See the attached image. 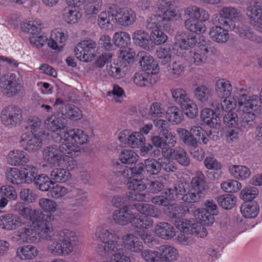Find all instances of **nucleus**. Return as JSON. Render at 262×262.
<instances>
[{
	"label": "nucleus",
	"instance_id": "1a4fd4ad",
	"mask_svg": "<svg viewBox=\"0 0 262 262\" xmlns=\"http://www.w3.org/2000/svg\"><path fill=\"white\" fill-rule=\"evenodd\" d=\"M65 119L57 117L55 115L48 117L46 121L45 124L48 129L51 132V137L56 142H61L65 127Z\"/></svg>",
	"mask_w": 262,
	"mask_h": 262
},
{
	"label": "nucleus",
	"instance_id": "3c124183",
	"mask_svg": "<svg viewBox=\"0 0 262 262\" xmlns=\"http://www.w3.org/2000/svg\"><path fill=\"white\" fill-rule=\"evenodd\" d=\"M194 215L201 224L211 225L214 222V215L208 212L205 209H198L194 212Z\"/></svg>",
	"mask_w": 262,
	"mask_h": 262
},
{
	"label": "nucleus",
	"instance_id": "bb28decb",
	"mask_svg": "<svg viewBox=\"0 0 262 262\" xmlns=\"http://www.w3.org/2000/svg\"><path fill=\"white\" fill-rule=\"evenodd\" d=\"M38 254L37 248L32 245H26L17 248L16 256L22 260H32Z\"/></svg>",
	"mask_w": 262,
	"mask_h": 262
},
{
	"label": "nucleus",
	"instance_id": "7ed1b4c3",
	"mask_svg": "<svg viewBox=\"0 0 262 262\" xmlns=\"http://www.w3.org/2000/svg\"><path fill=\"white\" fill-rule=\"evenodd\" d=\"M144 164L139 163L134 167L124 169L122 176L128 189L137 191L144 190L146 185L142 180L143 177Z\"/></svg>",
	"mask_w": 262,
	"mask_h": 262
},
{
	"label": "nucleus",
	"instance_id": "c03bdc74",
	"mask_svg": "<svg viewBox=\"0 0 262 262\" xmlns=\"http://www.w3.org/2000/svg\"><path fill=\"white\" fill-rule=\"evenodd\" d=\"M184 25L187 30L196 34L203 33L206 29L202 20H199V19H186Z\"/></svg>",
	"mask_w": 262,
	"mask_h": 262
},
{
	"label": "nucleus",
	"instance_id": "20e7f679",
	"mask_svg": "<svg viewBox=\"0 0 262 262\" xmlns=\"http://www.w3.org/2000/svg\"><path fill=\"white\" fill-rule=\"evenodd\" d=\"M67 146L62 142L59 145H51L46 147L42 151L43 160L50 165L60 166L64 154H71L72 150L76 149L74 146Z\"/></svg>",
	"mask_w": 262,
	"mask_h": 262
},
{
	"label": "nucleus",
	"instance_id": "ddd939ff",
	"mask_svg": "<svg viewBox=\"0 0 262 262\" xmlns=\"http://www.w3.org/2000/svg\"><path fill=\"white\" fill-rule=\"evenodd\" d=\"M96 43L91 39L81 41L75 49V55L80 61L89 62L94 57L93 51L96 47Z\"/></svg>",
	"mask_w": 262,
	"mask_h": 262
},
{
	"label": "nucleus",
	"instance_id": "69168bd1",
	"mask_svg": "<svg viewBox=\"0 0 262 262\" xmlns=\"http://www.w3.org/2000/svg\"><path fill=\"white\" fill-rule=\"evenodd\" d=\"M161 29L152 30L150 34V39L156 45L163 44L167 39V35Z\"/></svg>",
	"mask_w": 262,
	"mask_h": 262
},
{
	"label": "nucleus",
	"instance_id": "473e14b6",
	"mask_svg": "<svg viewBox=\"0 0 262 262\" xmlns=\"http://www.w3.org/2000/svg\"><path fill=\"white\" fill-rule=\"evenodd\" d=\"M228 29L214 26L210 29L209 35L213 41L218 43H225L229 38Z\"/></svg>",
	"mask_w": 262,
	"mask_h": 262
},
{
	"label": "nucleus",
	"instance_id": "37998d69",
	"mask_svg": "<svg viewBox=\"0 0 262 262\" xmlns=\"http://www.w3.org/2000/svg\"><path fill=\"white\" fill-rule=\"evenodd\" d=\"M113 41L117 47L125 48L130 44V36L126 32H117L113 35Z\"/></svg>",
	"mask_w": 262,
	"mask_h": 262
},
{
	"label": "nucleus",
	"instance_id": "bf43d9fd",
	"mask_svg": "<svg viewBox=\"0 0 262 262\" xmlns=\"http://www.w3.org/2000/svg\"><path fill=\"white\" fill-rule=\"evenodd\" d=\"M64 20L69 24H75L81 18V14L77 10L67 7L63 13Z\"/></svg>",
	"mask_w": 262,
	"mask_h": 262
},
{
	"label": "nucleus",
	"instance_id": "a18cd8bd",
	"mask_svg": "<svg viewBox=\"0 0 262 262\" xmlns=\"http://www.w3.org/2000/svg\"><path fill=\"white\" fill-rule=\"evenodd\" d=\"M21 27L23 31L30 33L31 35L39 34L42 28V24L40 20L36 19L24 23Z\"/></svg>",
	"mask_w": 262,
	"mask_h": 262
},
{
	"label": "nucleus",
	"instance_id": "9d476101",
	"mask_svg": "<svg viewBox=\"0 0 262 262\" xmlns=\"http://www.w3.org/2000/svg\"><path fill=\"white\" fill-rule=\"evenodd\" d=\"M141 221H136L133 224V228L135 232L141 237L145 244H153L155 242L154 236L148 232L154 224L153 220L146 216H143Z\"/></svg>",
	"mask_w": 262,
	"mask_h": 262
},
{
	"label": "nucleus",
	"instance_id": "dca6fc26",
	"mask_svg": "<svg viewBox=\"0 0 262 262\" xmlns=\"http://www.w3.org/2000/svg\"><path fill=\"white\" fill-rule=\"evenodd\" d=\"M165 15L162 13L152 14L149 16L145 23V26L148 30H154L155 29H162L165 30L169 29L170 27L169 21H172Z\"/></svg>",
	"mask_w": 262,
	"mask_h": 262
},
{
	"label": "nucleus",
	"instance_id": "412c9836",
	"mask_svg": "<svg viewBox=\"0 0 262 262\" xmlns=\"http://www.w3.org/2000/svg\"><path fill=\"white\" fill-rule=\"evenodd\" d=\"M176 0H158L156 5L158 10L172 20L179 17V10L174 6Z\"/></svg>",
	"mask_w": 262,
	"mask_h": 262
},
{
	"label": "nucleus",
	"instance_id": "603ef678",
	"mask_svg": "<svg viewBox=\"0 0 262 262\" xmlns=\"http://www.w3.org/2000/svg\"><path fill=\"white\" fill-rule=\"evenodd\" d=\"M177 132L180 138L185 144L193 147L197 146V139L193 136L190 131L184 128H178Z\"/></svg>",
	"mask_w": 262,
	"mask_h": 262
},
{
	"label": "nucleus",
	"instance_id": "a211bd4d",
	"mask_svg": "<svg viewBox=\"0 0 262 262\" xmlns=\"http://www.w3.org/2000/svg\"><path fill=\"white\" fill-rule=\"evenodd\" d=\"M24 225L21 217L15 214L7 213L0 216V228L7 230H14Z\"/></svg>",
	"mask_w": 262,
	"mask_h": 262
},
{
	"label": "nucleus",
	"instance_id": "052dcab7",
	"mask_svg": "<svg viewBox=\"0 0 262 262\" xmlns=\"http://www.w3.org/2000/svg\"><path fill=\"white\" fill-rule=\"evenodd\" d=\"M174 157L180 164L183 166H187L190 164V159L184 149L177 147L174 149Z\"/></svg>",
	"mask_w": 262,
	"mask_h": 262
},
{
	"label": "nucleus",
	"instance_id": "f03ea898",
	"mask_svg": "<svg viewBox=\"0 0 262 262\" xmlns=\"http://www.w3.org/2000/svg\"><path fill=\"white\" fill-rule=\"evenodd\" d=\"M96 236L104 243L102 251L113 254L111 258L112 262H130L129 257L122 250V245L119 242L120 235L118 231L100 226L96 229Z\"/></svg>",
	"mask_w": 262,
	"mask_h": 262
},
{
	"label": "nucleus",
	"instance_id": "f8f14e48",
	"mask_svg": "<svg viewBox=\"0 0 262 262\" xmlns=\"http://www.w3.org/2000/svg\"><path fill=\"white\" fill-rule=\"evenodd\" d=\"M4 93L8 97L17 94L21 89V85L16 75L12 73L5 74L0 82Z\"/></svg>",
	"mask_w": 262,
	"mask_h": 262
},
{
	"label": "nucleus",
	"instance_id": "a19ab883",
	"mask_svg": "<svg viewBox=\"0 0 262 262\" xmlns=\"http://www.w3.org/2000/svg\"><path fill=\"white\" fill-rule=\"evenodd\" d=\"M71 177L69 170L62 168L53 169L50 173L51 180L57 183H64Z\"/></svg>",
	"mask_w": 262,
	"mask_h": 262
},
{
	"label": "nucleus",
	"instance_id": "6e6d98bb",
	"mask_svg": "<svg viewBox=\"0 0 262 262\" xmlns=\"http://www.w3.org/2000/svg\"><path fill=\"white\" fill-rule=\"evenodd\" d=\"M145 139L140 132H135L127 138V144L132 148H139L145 143Z\"/></svg>",
	"mask_w": 262,
	"mask_h": 262
},
{
	"label": "nucleus",
	"instance_id": "774afa93",
	"mask_svg": "<svg viewBox=\"0 0 262 262\" xmlns=\"http://www.w3.org/2000/svg\"><path fill=\"white\" fill-rule=\"evenodd\" d=\"M144 168L149 174L155 175L160 171L161 165L160 163L154 159H147L145 161Z\"/></svg>",
	"mask_w": 262,
	"mask_h": 262
},
{
	"label": "nucleus",
	"instance_id": "f704fd0d",
	"mask_svg": "<svg viewBox=\"0 0 262 262\" xmlns=\"http://www.w3.org/2000/svg\"><path fill=\"white\" fill-rule=\"evenodd\" d=\"M160 262H171L177 259L178 257L177 250L169 245H162L159 248Z\"/></svg>",
	"mask_w": 262,
	"mask_h": 262
},
{
	"label": "nucleus",
	"instance_id": "79ce46f5",
	"mask_svg": "<svg viewBox=\"0 0 262 262\" xmlns=\"http://www.w3.org/2000/svg\"><path fill=\"white\" fill-rule=\"evenodd\" d=\"M166 115L169 122L174 124H179L184 119L183 112L177 106H172L168 108Z\"/></svg>",
	"mask_w": 262,
	"mask_h": 262
},
{
	"label": "nucleus",
	"instance_id": "a878e982",
	"mask_svg": "<svg viewBox=\"0 0 262 262\" xmlns=\"http://www.w3.org/2000/svg\"><path fill=\"white\" fill-rule=\"evenodd\" d=\"M68 35L67 31L62 29L57 28L51 33L50 38L48 40V45L53 50L58 49V43H62L68 39Z\"/></svg>",
	"mask_w": 262,
	"mask_h": 262
},
{
	"label": "nucleus",
	"instance_id": "7c9ffc66",
	"mask_svg": "<svg viewBox=\"0 0 262 262\" xmlns=\"http://www.w3.org/2000/svg\"><path fill=\"white\" fill-rule=\"evenodd\" d=\"M186 19H199L206 21L209 18V15L207 11L195 6H190L184 11Z\"/></svg>",
	"mask_w": 262,
	"mask_h": 262
},
{
	"label": "nucleus",
	"instance_id": "49530a36",
	"mask_svg": "<svg viewBox=\"0 0 262 262\" xmlns=\"http://www.w3.org/2000/svg\"><path fill=\"white\" fill-rule=\"evenodd\" d=\"M186 65L180 60L173 61L168 67V71L174 78H179L184 74Z\"/></svg>",
	"mask_w": 262,
	"mask_h": 262
},
{
	"label": "nucleus",
	"instance_id": "864d4df0",
	"mask_svg": "<svg viewBox=\"0 0 262 262\" xmlns=\"http://www.w3.org/2000/svg\"><path fill=\"white\" fill-rule=\"evenodd\" d=\"M170 91L174 101L180 106L190 98L188 93L182 88L171 89Z\"/></svg>",
	"mask_w": 262,
	"mask_h": 262
},
{
	"label": "nucleus",
	"instance_id": "e433bc0d",
	"mask_svg": "<svg viewBox=\"0 0 262 262\" xmlns=\"http://www.w3.org/2000/svg\"><path fill=\"white\" fill-rule=\"evenodd\" d=\"M243 215L246 218L252 219L257 216L259 209L257 204L254 202L244 203L241 207Z\"/></svg>",
	"mask_w": 262,
	"mask_h": 262
},
{
	"label": "nucleus",
	"instance_id": "2eb2a0df",
	"mask_svg": "<svg viewBox=\"0 0 262 262\" xmlns=\"http://www.w3.org/2000/svg\"><path fill=\"white\" fill-rule=\"evenodd\" d=\"M112 218L114 222L118 225L125 226L128 223H131L133 227L136 221H141L143 216L137 217L132 211L126 208H120L115 210L112 215Z\"/></svg>",
	"mask_w": 262,
	"mask_h": 262
},
{
	"label": "nucleus",
	"instance_id": "5701e85b",
	"mask_svg": "<svg viewBox=\"0 0 262 262\" xmlns=\"http://www.w3.org/2000/svg\"><path fill=\"white\" fill-rule=\"evenodd\" d=\"M137 58H140L139 63L143 70L148 71V73L156 74L158 71V65L154 58L148 53L142 51L137 55Z\"/></svg>",
	"mask_w": 262,
	"mask_h": 262
},
{
	"label": "nucleus",
	"instance_id": "f3484780",
	"mask_svg": "<svg viewBox=\"0 0 262 262\" xmlns=\"http://www.w3.org/2000/svg\"><path fill=\"white\" fill-rule=\"evenodd\" d=\"M119 242L122 245V250L124 247L130 252L138 253L142 251L143 246L142 242L138 236L133 233H127L120 237Z\"/></svg>",
	"mask_w": 262,
	"mask_h": 262
},
{
	"label": "nucleus",
	"instance_id": "338daca9",
	"mask_svg": "<svg viewBox=\"0 0 262 262\" xmlns=\"http://www.w3.org/2000/svg\"><path fill=\"white\" fill-rule=\"evenodd\" d=\"M156 55L163 64L168 63L171 59V52L169 47H160L156 51Z\"/></svg>",
	"mask_w": 262,
	"mask_h": 262
},
{
	"label": "nucleus",
	"instance_id": "13d9d810",
	"mask_svg": "<svg viewBox=\"0 0 262 262\" xmlns=\"http://www.w3.org/2000/svg\"><path fill=\"white\" fill-rule=\"evenodd\" d=\"M71 195L74 199L73 205L76 206H81L87 201L88 193L82 189H74L71 190Z\"/></svg>",
	"mask_w": 262,
	"mask_h": 262
},
{
	"label": "nucleus",
	"instance_id": "2f4dec72",
	"mask_svg": "<svg viewBox=\"0 0 262 262\" xmlns=\"http://www.w3.org/2000/svg\"><path fill=\"white\" fill-rule=\"evenodd\" d=\"M214 112L210 108H204L201 112V118L203 122L210 127H216L220 121L217 114H220L219 108Z\"/></svg>",
	"mask_w": 262,
	"mask_h": 262
},
{
	"label": "nucleus",
	"instance_id": "4d7b16f0",
	"mask_svg": "<svg viewBox=\"0 0 262 262\" xmlns=\"http://www.w3.org/2000/svg\"><path fill=\"white\" fill-rule=\"evenodd\" d=\"M180 107L184 111L185 114L190 118H194L198 113V106L190 98Z\"/></svg>",
	"mask_w": 262,
	"mask_h": 262
},
{
	"label": "nucleus",
	"instance_id": "39448f33",
	"mask_svg": "<svg viewBox=\"0 0 262 262\" xmlns=\"http://www.w3.org/2000/svg\"><path fill=\"white\" fill-rule=\"evenodd\" d=\"M199 49H195L189 52V59L191 63L201 66L206 61L207 55L213 54L214 48L209 40H202L199 43Z\"/></svg>",
	"mask_w": 262,
	"mask_h": 262
},
{
	"label": "nucleus",
	"instance_id": "4c0bfd02",
	"mask_svg": "<svg viewBox=\"0 0 262 262\" xmlns=\"http://www.w3.org/2000/svg\"><path fill=\"white\" fill-rule=\"evenodd\" d=\"M132 39L136 45L144 49L149 48V38L148 33L145 31L142 30L136 31L132 35Z\"/></svg>",
	"mask_w": 262,
	"mask_h": 262
},
{
	"label": "nucleus",
	"instance_id": "c756f323",
	"mask_svg": "<svg viewBox=\"0 0 262 262\" xmlns=\"http://www.w3.org/2000/svg\"><path fill=\"white\" fill-rule=\"evenodd\" d=\"M25 128L30 130L31 134L43 136L45 135L43 124L37 117L30 116L25 123Z\"/></svg>",
	"mask_w": 262,
	"mask_h": 262
},
{
	"label": "nucleus",
	"instance_id": "4468645a",
	"mask_svg": "<svg viewBox=\"0 0 262 262\" xmlns=\"http://www.w3.org/2000/svg\"><path fill=\"white\" fill-rule=\"evenodd\" d=\"M246 13L250 24L262 33V0H258L248 6Z\"/></svg>",
	"mask_w": 262,
	"mask_h": 262
},
{
	"label": "nucleus",
	"instance_id": "ea45409f",
	"mask_svg": "<svg viewBox=\"0 0 262 262\" xmlns=\"http://www.w3.org/2000/svg\"><path fill=\"white\" fill-rule=\"evenodd\" d=\"M60 112L62 115L75 121L81 119L82 117L81 110L74 105L67 104L64 105V108H62Z\"/></svg>",
	"mask_w": 262,
	"mask_h": 262
},
{
	"label": "nucleus",
	"instance_id": "e2e57ef3",
	"mask_svg": "<svg viewBox=\"0 0 262 262\" xmlns=\"http://www.w3.org/2000/svg\"><path fill=\"white\" fill-rule=\"evenodd\" d=\"M138 155L131 149H124L119 155L120 161L124 164H130L136 162L138 159Z\"/></svg>",
	"mask_w": 262,
	"mask_h": 262
},
{
	"label": "nucleus",
	"instance_id": "de8ad7c7",
	"mask_svg": "<svg viewBox=\"0 0 262 262\" xmlns=\"http://www.w3.org/2000/svg\"><path fill=\"white\" fill-rule=\"evenodd\" d=\"M7 180L11 184L19 185L23 183L20 170L15 168L10 167L5 172Z\"/></svg>",
	"mask_w": 262,
	"mask_h": 262
},
{
	"label": "nucleus",
	"instance_id": "4be33fe9",
	"mask_svg": "<svg viewBox=\"0 0 262 262\" xmlns=\"http://www.w3.org/2000/svg\"><path fill=\"white\" fill-rule=\"evenodd\" d=\"M226 23L229 25V27H227V29H229L230 30H234L241 38L251 41L256 40V36L250 27L241 24L239 21L238 23L231 24L230 25L229 24L228 21H226Z\"/></svg>",
	"mask_w": 262,
	"mask_h": 262
},
{
	"label": "nucleus",
	"instance_id": "72a5a7b5",
	"mask_svg": "<svg viewBox=\"0 0 262 262\" xmlns=\"http://www.w3.org/2000/svg\"><path fill=\"white\" fill-rule=\"evenodd\" d=\"M156 234L162 238L168 239L175 235L174 227L168 223L161 222L155 228Z\"/></svg>",
	"mask_w": 262,
	"mask_h": 262
},
{
	"label": "nucleus",
	"instance_id": "09e8293b",
	"mask_svg": "<svg viewBox=\"0 0 262 262\" xmlns=\"http://www.w3.org/2000/svg\"><path fill=\"white\" fill-rule=\"evenodd\" d=\"M194 95L198 100L204 103L208 101L211 97L212 91L206 85H202L195 89Z\"/></svg>",
	"mask_w": 262,
	"mask_h": 262
},
{
	"label": "nucleus",
	"instance_id": "cd10ccee",
	"mask_svg": "<svg viewBox=\"0 0 262 262\" xmlns=\"http://www.w3.org/2000/svg\"><path fill=\"white\" fill-rule=\"evenodd\" d=\"M19 214L25 219H28L27 223L47 224L41 216V212L38 209L32 210L30 207H24Z\"/></svg>",
	"mask_w": 262,
	"mask_h": 262
},
{
	"label": "nucleus",
	"instance_id": "680f3d73",
	"mask_svg": "<svg viewBox=\"0 0 262 262\" xmlns=\"http://www.w3.org/2000/svg\"><path fill=\"white\" fill-rule=\"evenodd\" d=\"M217 202L221 207L225 209H229L235 205L236 199L232 194H225L219 196L217 199Z\"/></svg>",
	"mask_w": 262,
	"mask_h": 262
},
{
	"label": "nucleus",
	"instance_id": "0e129e2a",
	"mask_svg": "<svg viewBox=\"0 0 262 262\" xmlns=\"http://www.w3.org/2000/svg\"><path fill=\"white\" fill-rule=\"evenodd\" d=\"M221 188L225 192L233 193L241 189L242 184L236 180H228L221 184Z\"/></svg>",
	"mask_w": 262,
	"mask_h": 262
},
{
	"label": "nucleus",
	"instance_id": "423d86ee",
	"mask_svg": "<svg viewBox=\"0 0 262 262\" xmlns=\"http://www.w3.org/2000/svg\"><path fill=\"white\" fill-rule=\"evenodd\" d=\"M1 120L2 123L6 127H15L23 120L22 111L17 106L9 105L2 111Z\"/></svg>",
	"mask_w": 262,
	"mask_h": 262
},
{
	"label": "nucleus",
	"instance_id": "393cba45",
	"mask_svg": "<svg viewBox=\"0 0 262 262\" xmlns=\"http://www.w3.org/2000/svg\"><path fill=\"white\" fill-rule=\"evenodd\" d=\"M219 14L221 17L228 20L224 21V25L228 26L227 27H229V25L226 23V21H228L229 25L237 24L238 23L241 17L239 11L231 6L223 7L220 10Z\"/></svg>",
	"mask_w": 262,
	"mask_h": 262
},
{
	"label": "nucleus",
	"instance_id": "c85d7f7f",
	"mask_svg": "<svg viewBox=\"0 0 262 262\" xmlns=\"http://www.w3.org/2000/svg\"><path fill=\"white\" fill-rule=\"evenodd\" d=\"M232 86L230 81L222 78L217 80L215 83V92L218 97L223 99L228 98L231 94Z\"/></svg>",
	"mask_w": 262,
	"mask_h": 262
},
{
	"label": "nucleus",
	"instance_id": "8fccbe9b",
	"mask_svg": "<svg viewBox=\"0 0 262 262\" xmlns=\"http://www.w3.org/2000/svg\"><path fill=\"white\" fill-rule=\"evenodd\" d=\"M191 186L192 188L201 196L204 195L208 189V186L203 177L193 178L191 181Z\"/></svg>",
	"mask_w": 262,
	"mask_h": 262
},
{
	"label": "nucleus",
	"instance_id": "c9c22d12",
	"mask_svg": "<svg viewBox=\"0 0 262 262\" xmlns=\"http://www.w3.org/2000/svg\"><path fill=\"white\" fill-rule=\"evenodd\" d=\"M20 171L23 183L30 184L38 176V169L33 165H26Z\"/></svg>",
	"mask_w": 262,
	"mask_h": 262
},
{
	"label": "nucleus",
	"instance_id": "b1692460",
	"mask_svg": "<svg viewBox=\"0 0 262 262\" xmlns=\"http://www.w3.org/2000/svg\"><path fill=\"white\" fill-rule=\"evenodd\" d=\"M175 40L176 44L182 49L184 50L192 47L197 41L194 35L185 32L178 33L175 37Z\"/></svg>",
	"mask_w": 262,
	"mask_h": 262
},
{
	"label": "nucleus",
	"instance_id": "aec40b11",
	"mask_svg": "<svg viewBox=\"0 0 262 262\" xmlns=\"http://www.w3.org/2000/svg\"><path fill=\"white\" fill-rule=\"evenodd\" d=\"M6 159L9 165L19 167L28 163L30 161V156L24 149H15L9 152Z\"/></svg>",
	"mask_w": 262,
	"mask_h": 262
},
{
	"label": "nucleus",
	"instance_id": "0eeeda50",
	"mask_svg": "<svg viewBox=\"0 0 262 262\" xmlns=\"http://www.w3.org/2000/svg\"><path fill=\"white\" fill-rule=\"evenodd\" d=\"M88 136L83 131L78 128L70 129L63 133L62 140L63 144L68 147L74 146L76 148L72 150V152H77L80 151L79 145L83 144L88 142Z\"/></svg>",
	"mask_w": 262,
	"mask_h": 262
},
{
	"label": "nucleus",
	"instance_id": "5fc2aeb1",
	"mask_svg": "<svg viewBox=\"0 0 262 262\" xmlns=\"http://www.w3.org/2000/svg\"><path fill=\"white\" fill-rule=\"evenodd\" d=\"M165 214L171 218L180 217L184 214L185 209L183 206L178 204H168L164 209Z\"/></svg>",
	"mask_w": 262,
	"mask_h": 262
},
{
	"label": "nucleus",
	"instance_id": "58836bf2",
	"mask_svg": "<svg viewBox=\"0 0 262 262\" xmlns=\"http://www.w3.org/2000/svg\"><path fill=\"white\" fill-rule=\"evenodd\" d=\"M230 174L235 179L244 180L251 176L250 169L246 166L233 165L229 168Z\"/></svg>",
	"mask_w": 262,
	"mask_h": 262
},
{
	"label": "nucleus",
	"instance_id": "9b49d317",
	"mask_svg": "<svg viewBox=\"0 0 262 262\" xmlns=\"http://www.w3.org/2000/svg\"><path fill=\"white\" fill-rule=\"evenodd\" d=\"M43 136L31 134L28 132L23 133L19 143L21 147L29 153L39 151L42 147Z\"/></svg>",
	"mask_w": 262,
	"mask_h": 262
},
{
	"label": "nucleus",
	"instance_id": "6ab92c4d",
	"mask_svg": "<svg viewBox=\"0 0 262 262\" xmlns=\"http://www.w3.org/2000/svg\"><path fill=\"white\" fill-rule=\"evenodd\" d=\"M115 20L121 26L127 27L136 21L137 17L135 12L129 8H119L115 13Z\"/></svg>",
	"mask_w": 262,
	"mask_h": 262
},
{
	"label": "nucleus",
	"instance_id": "6e6552de",
	"mask_svg": "<svg viewBox=\"0 0 262 262\" xmlns=\"http://www.w3.org/2000/svg\"><path fill=\"white\" fill-rule=\"evenodd\" d=\"M244 88H236L234 91V97L237 99V106L243 112H251L257 109L258 97L257 95L249 96L246 94Z\"/></svg>",
	"mask_w": 262,
	"mask_h": 262
},
{
	"label": "nucleus",
	"instance_id": "f257e3e1",
	"mask_svg": "<svg viewBox=\"0 0 262 262\" xmlns=\"http://www.w3.org/2000/svg\"><path fill=\"white\" fill-rule=\"evenodd\" d=\"M77 239L74 232L63 229L56 233L51 224L26 223L24 222L11 237L12 242L18 243H35L42 240L54 241L48 246V250L54 256L66 255L73 249V242Z\"/></svg>",
	"mask_w": 262,
	"mask_h": 262
}]
</instances>
